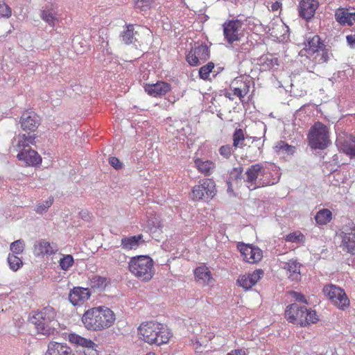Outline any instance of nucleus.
<instances>
[{
  "instance_id": "f257e3e1",
  "label": "nucleus",
  "mask_w": 355,
  "mask_h": 355,
  "mask_svg": "<svg viewBox=\"0 0 355 355\" xmlns=\"http://www.w3.org/2000/svg\"><path fill=\"white\" fill-rule=\"evenodd\" d=\"M115 320L114 312L106 306H98L88 309L82 317L86 329L100 331L111 327Z\"/></svg>"
},
{
  "instance_id": "f03ea898",
  "label": "nucleus",
  "mask_w": 355,
  "mask_h": 355,
  "mask_svg": "<svg viewBox=\"0 0 355 355\" xmlns=\"http://www.w3.org/2000/svg\"><path fill=\"white\" fill-rule=\"evenodd\" d=\"M56 311L50 306H45L41 310L33 312L30 321L37 329L38 334L50 336L58 333V322L56 320Z\"/></svg>"
},
{
  "instance_id": "7ed1b4c3",
  "label": "nucleus",
  "mask_w": 355,
  "mask_h": 355,
  "mask_svg": "<svg viewBox=\"0 0 355 355\" xmlns=\"http://www.w3.org/2000/svg\"><path fill=\"white\" fill-rule=\"evenodd\" d=\"M137 330L140 338L150 345H161L166 343L171 337V333L166 327L153 321L142 323Z\"/></svg>"
},
{
  "instance_id": "20e7f679",
  "label": "nucleus",
  "mask_w": 355,
  "mask_h": 355,
  "mask_svg": "<svg viewBox=\"0 0 355 355\" xmlns=\"http://www.w3.org/2000/svg\"><path fill=\"white\" fill-rule=\"evenodd\" d=\"M285 317L289 322L300 324L301 327H306L318 321L315 311L308 309L305 306H300L297 303L287 306Z\"/></svg>"
},
{
  "instance_id": "39448f33",
  "label": "nucleus",
  "mask_w": 355,
  "mask_h": 355,
  "mask_svg": "<svg viewBox=\"0 0 355 355\" xmlns=\"http://www.w3.org/2000/svg\"><path fill=\"white\" fill-rule=\"evenodd\" d=\"M154 262L145 255L132 257L128 263L130 272L142 282L150 281L153 276Z\"/></svg>"
},
{
  "instance_id": "423d86ee",
  "label": "nucleus",
  "mask_w": 355,
  "mask_h": 355,
  "mask_svg": "<svg viewBox=\"0 0 355 355\" xmlns=\"http://www.w3.org/2000/svg\"><path fill=\"white\" fill-rule=\"evenodd\" d=\"M308 140L312 148L325 149L331 144L328 128L321 122L315 123L309 130Z\"/></svg>"
},
{
  "instance_id": "0eeeda50",
  "label": "nucleus",
  "mask_w": 355,
  "mask_h": 355,
  "mask_svg": "<svg viewBox=\"0 0 355 355\" xmlns=\"http://www.w3.org/2000/svg\"><path fill=\"white\" fill-rule=\"evenodd\" d=\"M216 192L215 182L212 179L205 178L193 187L191 197L195 201H209L216 196Z\"/></svg>"
},
{
  "instance_id": "6e6552de",
  "label": "nucleus",
  "mask_w": 355,
  "mask_h": 355,
  "mask_svg": "<svg viewBox=\"0 0 355 355\" xmlns=\"http://www.w3.org/2000/svg\"><path fill=\"white\" fill-rule=\"evenodd\" d=\"M338 236L341 238L340 248L351 254H355V225L349 223L343 227Z\"/></svg>"
},
{
  "instance_id": "1a4fd4ad",
  "label": "nucleus",
  "mask_w": 355,
  "mask_h": 355,
  "mask_svg": "<svg viewBox=\"0 0 355 355\" xmlns=\"http://www.w3.org/2000/svg\"><path fill=\"white\" fill-rule=\"evenodd\" d=\"M210 51L206 44L192 47L186 55V60L191 66H198L209 58Z\"/></svg>"
},
{
  "instance_id": "9d476101",
  "label": "nucleus",
  "mask_w": 355,
  "mask_h": 355,
  "mask_svg": "<svg viewBox=\"0 0 355 355\" xmlns=\"http://www.w3.org/2000/svg\"><path fill=\"white\" fill-rule=\"evenodd\" d=\"M243 23L240 19L228 20L223 25V35L229 44H233L241 39V33Z\"/></svg>"
},
{
  "instance_id": "9b49d317",
  "label": "nucleus",
  "mask_w": 355,
  "mask_h": 355,
  "mask_svg": "<svg viewBox=\"0 0 355 355\" xmlns=\"http://www.w3.org/2000/svg\"><path fill=\"white\" fill-rule=\"evenodd\" d=\"M246 178L244 182H246L248 188L252 191L261 187L264 184L261 181H257L259 175H263V168L260 164H256L250 166L245 172Z\"/></svg>"
},
{
  "instance_id": "f8f14e48",
  "label": "nucleus",
  "mask_w": 355,
  "mask_h": 355,
  "mask_svg": "<svg viewBox=\"0 0 355 355\" xmlns=\"http://www.w3.org/2000/svg\"><path fill=\"white\" fill-rule=\"evenodd\" d=\"M69 340L71 343L83 347L84 348L83 353L85 355H99L98 345L90 339L81 337L76 334H70Z\"/></svg>"
},
{
  "instance_id": "ddd939ff",
  "label": "nucleus",
  "mask_w": 355,
  "mask_h": 355,
  "mask_svg": "<svg viewBox=\"0 0 355 355\" xmlns=\"http://www.w3.org/2000/svg\"><path fill=\"white\" fill-rule=\"evenodd\" d=\"M238 249L241 253L243 259L250 263L259 261L262 258V251L252 245L241 243L238 245Z\"/></svg>"
},
{
  "instance_id": "4468645a",
  "label": "nucleus",
  "mask_w": 355,
  "mask_h": 355,
  "mask_svg": "<svg viewBox=\"0 0 355 355\" xmlns=\"http://www.w3.org/2000/svg\"><path fill=\"white\" fill-rule=\"evenodd\" d=\"M58 251L57 245L50 243L45 239L36 241L33 245V254L35 257H44V255H52Z\"/></svg>"
},
{
  "instance_id": "2eb2a0df",
  "label": "nucleus",
  "mask_w": 355,
  "mask_h": 355,
  "mask_svg": "<svg viewBox=\"0 0 355 355\" xmlns=\"http://www.w3.org/2000/svg\"><path fill=\"white\" fill-rule=\"evenodd\" d=\"M22 149L17 155L19 160L24 161L28 166H35L42 162V158L38 153L32 150L29 145L21 144Z\"/></svg>"
},
{
  "instance_id": "dca6fc26",
  "label": "nucleus",
  "mask_w": 355,
  "mask_h": 355,
  "mask_svg": "<svg viewBox=\"0 0 355 355\" xmlns=\"http://www.w3.org/2000/svg\"><path fill=\"white\" fill-rule=\"evenodd\" d=\"M263 275V270L257 269L251 273L240 276L237 279V284L245 290H249L259 282Z\"/></svg>"
},
{
  "instance_id": "f3484780",
  "label": "nucleus",
  "mask_w": 355,
  "mask_h": 355,
  "mask_svg": "<svg viewBox=\"0 0 355 355\" xmlns=\"http://www.w3.org/2000/svg\"><path fill=\"white\" fill-rule=\"evenodd\" d=\"M319 3L317 0H302L299 4V15L306 21L313 18Z\"/></svg>"
},
{
  "instance_id": "a211bd4d",
  "label": "nucleus",
  "mask_w": 355,
  "mask_h": 355,
  "mask_svg": "<svg viewBox=\"0 0 355 355\" xmlns=\"http://www.w3.org/2000/svg\"><path fill=\"white\" fill-rule=\"evenodd\" d=\"M91 296V292L87 288L74 287L69 294L70 302L76 306L83 304Z\"/></svg>"
},
{
  "instance_id": "6ab92c4d",
  "label": "nucleus",
  "mask_w": 355,
  "mask_h": 355,
  "mask_svg": "<svg viewBox=\"0 0 355 355\" xmlns=\"http://www.w3.org/2000/svg\"><path fill=\"white\" fill-rule=\"evenodd\" d=\"M21 127L24 130L34 132L40 124L39 116L33 112H24L20 119Z\"/></svg>"
},
{
  "instance_id": "aec40b11",
  "label": "nucleus",
  "mask_w": 355,
  "mask_h": 355,
  "mask_svg": "<svg viewBox=\"0 0 355 355\" xmlns=\"http://www.w3.org/2000/svg\"><path fill=\"white\" fill-rule=\"evenodd\" d=\"M305 47L304 49L308 54L313 55L315 53L324 48V44L318 35L309 34L306 35L304 40Z\"/></svg>"
},
{
  "instance_id": "412c9836",
  "label": "nucleus",
  "mask_w": 355,
  "mask_h": 355,
  "mask_svg": "<svg viewBox=\"0 0 355 355\" xmlns=\"http://www.w3.org/2000/svg\"><path fill=\"white\" fill-rule=\"evenodd\" d=\"M44 355H74V354L66 343L51 341L49 343Z\"/></svg>"
},
{
  "instance_id": "4be33fe9",
  "label": "nucleus",
  "mask_w": 355,
  "mask_h": 355,
  "mask_svg": "<svg viewBox=\"0 0 355 355\" xmlns=\"http://www.w3.org/2000/svg\"><path fill=\"white\" fill-rule=\"evenodd\" d=\"M144 88L145 91L153 97L165 95L171 89L169 83L163 81H159L155 84L146 85Z\"/></svg>"
},
{
  "instance_id": "5701e85b",
  "label": "nucleus",
  "mask_w": 355,
  "mask_h": 355,
  "mask_svg": "<svg viewBox=\"0 0 355 355\" xmlns=\"http://www.w3.org/2000/svg\"><path fill=\"white\" fill-rule=\"evenodd\" d=\"M354 12H349L347 9L340 8L335 13L336 21L342 26L353 25V21L355 22V8H352Z\"/></svg>"
},
{
  "instance_id": "b1692460",
  "label": "nucleus",
  "mask_w": 355,
  "mask_h": 355,
  "mask_svg": "<svg viewBox=\"0 0 355 355\" xmlns=\"http://www.w3.org/2000/svg\"><path fill=\"white\" fill-rule=\"evenodd\" d=\"M137 31H135L133 24H126L125 29L120 33V39L126 45L135 44L137 42Z\"/></svg>"
},
{
  "instance_id": "393cba45",
  "label": "nucleus",
  "mask_w": 355,
  "mask_h": 355,
  "mask_svg": "<svg viewBox=\"0 0 355 355\" xmlns=\"http://www.w3.org/2000/svg\"><path fill=\"white\" fill-rule=\"evenodd\" d=\"M144 242L142 234L124 236L121 239V246L123 250L128 251L137 249Z\"/></svg>"
},
{
  "instance_id": "a878e982",
  "label": "nucleus",
  "mask_w": 355,
  "mask_h": 355,
  "mask_svg": "<svg viewBox=\"0 0 355 355\" xmlns=\"http://www.w3.org/2000/svg\"><path fill=\"white\" fill-rule=\"evenodd\" d=\"M301 264L297 261L289 260L285 263L284 269H286L288 278L291 281H297L300 278Z\"/></svg>"
},
{
  "instance_id": "bb28decb",
  "label": "nucleus",
  "mask_w": 355,
  "mask_h": 355,
  "mask_svg": "<svg viewBox=\"0 0 355 355\" xmlns=\"http://www.w3.org/2000/svg\"><path fill=\"white\" fill-rule=\"evenodd\" d=\"M340 150L351 157H355V137L350 136L337 144Z\"/></svg>"
},
{
  "instance_id": "cd10ccee",
  "label": "nucleus",
  "mask_w": 355,
  "mask_h": 355,
  "mask_svg": "<svg viewBox=\"0 0 355 355\" xmlns=\"http://www.w3.org/2000/svg\"><path fill=\"white\" fill-rule=\"evenodd\" d=\"M40 17L50 26L53 27L58 19L57 17V13L52 8H46L40 12Z\"/></svg>"
},
{
  "instance_id": "c85d7f7f",
  "label": "nucleus",
  "mask_w": 355,
  "mask_h": 355,
  "mask_svg": "<svg viewBox=\"0 0 355 355\" xmlns=\"http://www.w3.org/2000/svg\"><path fill=\"white\" fill-rule=\"evenodd\" d=\"M194 163L198 170L205 175H209L215 168V164L209 160L203 161L198 158L195 159Z\"/></svg>"
},
{
  "instance_id": "c756f323",
  "label": "nucleus",
  "mask_w": 355,
  "mask_h": 355,
  "mask_svg": "<svg viewBox=\"0 0 355 355\" xmlns=\"http://www.w3.org/2000/svg\"><path fill=\"white\" fill-rule=\"evenodd\" d=\"M194 275L197 280L202 284H208L211 279L210 270L205 266L196 268L194 270Z\"/></svg>"
},
{
  "instance_id": "7c9ffc66",
  "label": "nucleus",
  "mask_w": 355,
  "mask_h": 355,
  "mask_svg": "<svg viewBox=\"0 0 355 355\" xmlns=\"http://www.w3.org/2000/svg\"><path fill=\"white\" fill-rule=\"evenodd\" d=\"M331 302L341 310H345L349 306V300L343 289H342L341 293H337Z\"/></svg>"
},
{
  "instance_id": "2f4dec72",
  "label": "nucleus",
  "mask_w": 355,
  "mask_h": 355,
  "mask_svg": "<svg viewBox=\"0 0 355 355\" xmlns=\"http://www.w3.org/2000/svg\"><path fill=\"white\" fill-rule=\"evenodd\" d=\"M332 213L328 209H322L317 212L315 216V220L317 224L320 225H326L331 221Z\"/></svg>"
},
{
  "instance_id": "473e14b6",
  "label": "nucleus",
  "mask_w": 355,
  "mask_h": 355,
  "mask_svg": "<svg viewBox=\"0 0 355 355\" xmlns=\"http://www.w3.org/2000/svg\"><path fill=\"white\" fill-rule=\"evenodd\" d=\"M109 281L106 277L94 275L90 279V286L98 291H103L108 284Z\"/></svg>"
},
{
  "instance_id": "72a5a7b5",
  "label": "nucleus",
  "mask_w": 355,
  "mask_h": 355,
  "mask_svg": "<svg viewBox=\"0 0 355 355\" xmlns=\"http://www.w3.org/2000/svg\"><path fill=\"white\" fill-rule=\"evenodd\" d=\"M233 145L234 148H243L244 146L245 135L243 130L241 128H236L232 135Z\"/></svg>"
},
{
  "instance_id": "f704fd0d",
  "label": "nucleus",
  "mask_w": 355,
  "mask_h": 355,
  "mask_svg": "<svg viewBox=\"0 0 355 355\" xmlns=\"http://www.w3.org/2000/svg\"><path fill=\"white\" fill-rule=\"evenodd\" d=\"M322 292L331 302L336 297L337 293H342V288L335 285L329 284L324 286Z\"/></svg>"
},
{
  "instance_id": "c9c22d12",
  "label": "nucleus",
  "mask_w": 355,
  "mask_h": 355,
  "mask_svg": "<svg viewBox=\"0 0 355 355\" xmlns=\"http://www.w3.org/2000/svg\"><path fill=\"white\" fill-rule=\"evenodd\" d=\"M7 260L10 268L13 271H17L23 265L21 259L15 254H9Z\"/></svg>"
},
{
  "instance_id": "e433bc0d",
  "label": "nucleus",
  "mask_w": 355,
  "mask_h": 355,
  "mask_svg": "<svg viewBox=\"0 0 355 355\" xmlns=\"http://www.w3.org/2000/svg\"><path fill=\"white\" fill-rule=\"evenodd\" d=\"M275 150L277 153L282 151L293 155L295 151V147L288 144L284 141H279L275 146Z\"/></svg>"
},
{
  "instance_id": "4c0bfd02",
  "label": "nucleus",
  "mask_w": 355,
  "mask_h": 355,
  "mask_svg": "<svg viewBox=\"0 0 355 355\" xmlns=\"http://www.w3.org/2000/svg\"><path fill=\"white\" fill-rule=\"evenodd\" d=\"M11 254L16 255L21 254L25 248V243L22 239H18L10 244Z\"/></svg>"
},
{
  "instance_id": "58836bf2",
  "label": "nucleus",
  "mask_w": 355,
  "mask_h": 355,
  "mask_svg": "<svg viewBox=\"0 0 355 355\" xmlns=\"http://www.w3.org/2000/svg\"><path fill=\"white\" fill-rule=\"evenodd\" d=\"M287 242L300 243L304 241V236L300 232H294L287 234L285 237Z\"/></svg>"
},
{
  "instance_id": "ea45409f",
  "label": "nucleus",
  "mask_w": 355,
  "mask_h": 355,
  "mask_svg": "<svg viewBox=\"0 0 355 355\" xmlns=\"http://www.w3.org/2000/svg\"><path fill=\"white\" fill-rule=\"evenodd\" d=\"M214 67L212 62H208L207 64L201 67L199 69V76L201 79L207 80L209 78L210 72Z\"/></svg>"
},
{
  "instance_id": "a19ab883",
  "label": "nucleus",
  "mask_w": 355,
  "mask_h": 355,
  "mask_svg": "<svg viewBox=\"0 0 355 355\" xmlns=\"http://www.w3.org/2000/svg\"><path fill=\"white\" fill-rule=\"evenodd\" d=\"M74 263L73 258L71 254L64 255L59 261L60 266L63 270H68Z\"/></svg>"
},
{
  "instance_id": "79ce46f5",
  "label": "nucleus",
  "mask_w": 355,
  "mask_h": 355,
  "mask_svg": "<svg viewBox=\"0 0 355 355\" xmlns=\"http://www.w3.org/2000/svg\"><path fill=\"white\" fill-rule=\"evenodd\" d=\"M53 202V198H49L48 200L44 201L43 202L38 204L35 208V211L40 214L46 212L48 210V209L52 205Z\"/></svg>"
},
{
  "instance_id": "37998d69",
  "label": "nucleus",
  "mask_w": 355,
  "mask_h": 355,
  "mask_svg": "<svg viewBox=\"0 0 355 355\" xmlns=\"http://www.w3.org/2000/svg\"><path fill=\"white\" fill-rule=\"evenodd\" d=\"M12 15V9L3 0H0V17L9 18Z\"/></svg>"
},
{
  "instance_id": "c03bdc74",
  "label": "nucleus",
  "mask_w": 355,
  "mask_h": 355,
  "mask_svg": "<svg viewBox=\"0 0 355 355\" xmlns=\"http://www.w3.org/2000/svg\"><path fill=\"white\" fill-rule=\"evenodd\" d=\"M135 6L141 10H146L150 8L153 0H134Z\"/></svg>"
},
{
  "instance_id": "a18cd8bd",
  "label": "nucleus",
  "mask_w": 355,
  "mask_h": 355,
  "mask_svg": "<svg viewBox=\"0 0 355 355\" xmlns=\"http://www.w3.org/2000/svg\"><path fill=\"white\" fill-rule=\"evenodd\" d=\"M232 147L230 145H224L219 148V154L226 159H229L232 153Z\"/></svg>"
},
{
  "instance_id": "49530a36",
  "label": "nucleus",
  "mask_w": 355,
  "mask_h": 355,
  "mask_svg": "<svg viewBox=\"0 0 355 355\" xmlns=\"http://www.w3.org/2000/svg\"><path fill=\"white\" fill-rule=\"evenodd\" d=\"M253 46V42L250 40H247L246 42L241 43L238 49V51L242 53H249Z\"/></svg>"
},
{
  "instance_id": "de8ad7c7",
  "label": "nucleus",
  "mask_w": 355,
  "mask_h": 355,
  "mask_svg": "<svg viewBox=\"0 0 355 355\" xmlns=\"http://www.w3.org/2000/svg\"><path fill=\"white\" fill-rule=\"evenodd\" d=\"M35 137L32 135H23V140L19 141V147H22L21 144H24L25 145H29V144H33L35 141Z\"/></svg>"
},
{
  "instance_id": "09e8293b",
  "label": "nucleus",
  "mask_w": 355,
  "mask_h": 355,
  "mask_svg": "<svg viewBox=\"0 0 355 355\" xmlns=\"http://www.w3.org/2000/svg\"><path fill=\"white\" fill-rule=\"evenodd\" d=\"M243 168L242 166L235 167L232 169L231 175L234 177L235 180H241Z\"/></svg>"
},
{
  "instance_id": "8fccbe9b",
  "label": "nucleus",
  "mask_w": 355,
  "mask_h": 355,
  "mask_svg": "<svg viewBox=\"0 0 355 355\" xmlns=\"http://www.w3.org/2000/svg\"><path fill=\"white\" fill-rule=\"evenodd\" d=\"M109 163L112 167L117 170L121 169L123 166L120 160L116 157H110L109 158Z\"/></svg>"
},
{
  "instance_id": "3c124183",
  "label": "nucleus",
  "mask_w": 355,
  "mask_h": 355,
  "mask_svg": "<svg viewBox=\"0 0 355 355\" xmlns=\"http://www.w3.org/2000/svg\"><path fill=\"white\" fill-rule=\"evenodd\" d=\"M320 51H322V53L319 61L321 62H327L330 58V54L329 53L328 49H327L326 46H324V48H322V49H320Z\"/></svg>"
},
{
  "instance_id": "603ef678",
  "label": "nucleus",
  "mask_w": 355,
  "mask_h": 355,
  "mask_svg": "<svg viewBox=\"0 0 355 355\" xmlns=\"http://www.w3.org/2000/svg\"><path fill=\"white\" fill-rule=\"evenodd\" d=\"M293 296L295 299V300L297 302H304L306 304L307 303L304 295L300 293L293 291Z\"/></svg>"
},
{
  "instance_id": "864d4df0",
  "label": "nucleus",
  "mask_w": 355,
  "mask_h": 355,
  "mask_svg": "<svg viewBox=\"0 0 355 355\" xmlns=\"http://www.w3.org/2000/svg\"><path fill=\"white\" fill-rule=\"evenodd\" d=\"M266 62L270 67H274L279 65V60L277 58H266Z\"/></svg>"
},
{
  "instance_id": "5fc2aeb1",
  "label": "nucleus",
  "mask_w": 355,
  "mask_h": 355,
  "mask_svg": "<svg viewBox=\"0 0 355 355\" xmlns=\"http://www.w3.org/2000/svg\"><path fill=\"white\" fill-rule=\"evenodd\" d=\"M347 42L351 48H355V35H349L346 37Z\"/></svg>"
},
{
  "instance_id": "6e6d98bb",
  "label": "nucleus",
  "mask_w": 355,
  "mask_h": 355,
  "mask_svg": "<svg viewBox=\"0 0 355 355\" xmlns=\"http://www.w3.org/2000/svg\"><path fill=\"white\" fill-rule=\"evenodd\" d=\"M234 94L241 98L244 97V96L246 94V92L243 93L242 89L240 88H234Z\"/></svg>"
},
{
  "instance_id": "4d7b16f0",
  "label": "nucleus",
  "mask_w": 355,
  "mask_h": 355,
  "mask_svg": "<svg viewBox=\"0 0 355 355\" xmlns=\"http://www.w3.org/2000/svg\"><path fill=\"white\" fill-rule=\"evenodd\" d=\"M281 6V3L276 1L272 3L270 9L272 11H277L280 8Z\"/></svg>"
},
{
  "instance_id": "13d9d810",
  "label": "nucleus",
  "mask_w": 355,
  "mask_h": 355,
  "mask_svg": "<svg viewBox=\"0 0 355 355\" xmlns=\"http://www.w3.org/2000/svg\"><path fill=\"white\" fill-rule=\"evenodd\" d=\"M226 184H227V193H228L234 194V191H233L232 182L230 180H227L226 182Z\"/></svg>"
},
{
  "instance_id": "bf43d9fd",
  "label": "nucleus",
  "mask_w": 355,
  "mask_h": 355,
  "mask_svg": "<svg viewBox=\"0 0 355 355\" xmlns=\"http://www.w3.org/2000/svg\"><path fill=\"white\" fill-rule=\"evenodd\" d=\"M227 355H244V352L242 350H234L228 353Z\"/></svg>"
},
{
  "instance_id": "052dcab7",
  "label": "nucleus",
  "mask_w": 355,
  "mask_h": 355,
  "mask_svg": "<svg viewBox=\"0 0 355 355\" xmlns=\"http://www.w3.org/2000/svg\"><path fill=\"white\" fill-rule=\"evenodd\" d=\"M193 344L196 345L197 346H199V347L202 346V343L198 340H196V341Z\"/></svg>"
},
{
  "instance_id": "680f3d73",
  "label": "nucleus",
  "mask_w": 355,
  "mask_h": 355,
  "mask_svg": "<svg viewBox=\"0 0 355 355\" xmlns=\"http://www.w3.org/2000/svg\"><path fill=\"white\" fill-rule=\"evenodd\" d=\"M252 139L253 141H255V140L258 139L257 137H252Z\"/></svg>"
}]
</instances>
